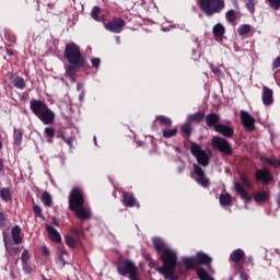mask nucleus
<instances>
[{
	"label": "nucleus",
	"mask_w": 280,
	"mask_h": 280,
	"mask_svg": "<svg viewBox=\"0 0 280 280\" xmlns=\"http://www.w3.org/2000/svg\"><path fill=\"white\" fill-rule=\"evenodd\" d=\"M241 121L247 132L255 130V117L250 116L248 112L241 110Z\"/></svg>",
	"instance_id": "obj_14"
},
{
	"label": "nucleus",
	"mask_w": 280,
	"mask_h": 280,
	"mask_svg": "<svg viewBox=\"0 0 280 280\" xmlns=\"http://www.w3.org/2000/svg\"><path fill=\"white\" fill-rule=\"evenodd\" d=\"M100 12H101L100 7H94L91 11V16H92V19H94V21H97L98 23L100 22L104 23L106 21V19L104 18V15L100 16Z\"/></svg>",
	"instance_id": "obj_30"
},
{
	"label": "nucleus",
	"mask_w": 280,
	"mask_h": 280,
	"mask_svg": "<svg viewBox=\"0 0 280 280\" xmlns=\"http://www.w3.org/2000/svg\"><path fill=\"white\" fill-rule=\"evenodd\" d=\"M37 117L44 124V126H49L54 124L56 119V114L48 107L47 109L42 112L40 115Z\"/></svg>",
	"instance_id": "obj_16"
},
{
	"label": "nucleus",
	"mask_w": 280,
	"mask_h": 280,
	"mask_svg": "<svg viewBox=\"0 0 280 280\" xmlns=\"http://www.w3.org/2000/svg\"><path fill=\"white\" fill-rule=\"evenodd\" d=\"M68 205L70 211L80 220H91V209L84 207V191L82 188H72L69 195Z\"/></svg>",
	"instance_id": "obj_2"
},
{
	"label": "nucleus",
	"mask_w": 280,
	"mask_h": 280,
	"mask_svg": "<svg viewBox=\"0 0 280 280\" xmlns=\"http://www.w3.org/2000/svg\"><path fill=\"white\" fill-rule=\"evenodd\" d=\"M33 213L35 218H40V220H45V217L43 215V208L38 205L33 206Z\"/></svg>",
	"instance_id": "obj_42"
},
{
	"label": "nucleus",
	"mask_w": 280,
	"mask_h": 280,
	"mask_svg": "<svg viewBox=\"0 0 280 280\" xmlns=\"http://www.w3.org/2000/svg\"><path fill=\"white\" fill-rule=\"evenodd\" d=\"M244 1L248 12H250V14H255V5H257L258 0H244Z\"/></svg>",
	"instance_id": "obj_37"
},
{
	"label": "nucleus",
	"mask_w": 280,
	"mask_h": 280,
	"mask_svg": "<svg viewBox=\"0 0 280 280\" xmlns=\"http://www.w3.org/2000/svg\"><path fill=\"white\" fill-rule=\"evenodd\" d=\"M42 202L45 207H51V195H49L47 191L43 192Z\"/></svg>",
	"instance_id": "obj_41"
},
{
	"label": "nucleus",
	"mask_w": 280,
	"mask_h": 280,
	"mask_svg": "<svg viewBox=\"0 0 280 280\" xmlns=\"http://www.w3.org/2000/svg\"><path fill=\"white\" fill-rule=\"evenodd\" d=\"M5 220H7L5 213L0 212V229H3V226H5Z\"/></svg>",
	"instance_id": "obj_49"
},
{
	"label": "nucleus",
	"mask_w": 280,
	"mask_h": 280,
	"mask_svg": "<svg viewBox=\"0 0 280 280\" xmlns=\"http://www.w3.org/2000/svg\"><path fill=\"white\" fill-rule=\"evenodd\" d=\"M262 161H265V163H268L269 165H272L273 167H279L280 168V160H272L270 158H262Z\"/></svg>",
	"instance_id": "obj_45"
},
{
	"label": "nucleus",
	"mask_w": 280,
	"mask_h": 280,
	"mask_svg": "<svg viewBox=\"0 0 280 280\" xmlns=\"http://www.w3.org/2000/svg\"><path fill=\"white\" fill-rule=\"evenodd\" d=\"M7 54H8V56H14V51H12L11 49H8Z\"/></svg>",
	"instance_id": "obj_60"
},
{
	"label": "nucleus",
	"mask_w": 280,
	"mask_h": 280,
	"mask_svg": "<svg viewBox=\"0 0 280 280\" xmlns=\"http://www.w3.org/2000/svg\"><path fill=\"white\" fill-rule=\"evenodd\" d=\"M80 89H82V83H78V91H80Z\"/></svg>",
	"instance_id": "obj_62"
},
{
	"label": "nucleus",
	"mask_w": 280,
	"mask_h": 280,
	"mask_svg": "<svg viewBox=\"0 0 280 280\" xmlns=\"http://www.w3.org/2000/svg\"><path fill=\"white\" fill-rule=\"evenodd\" d=\"M206 124L208 128H215V126L220 125V115L215 113H211L206 116Z\"/></svg>",
	"instance_id": "obj_21"
},
{
	"label": "nucleus",
	"mask_w": 280,
	"mask_h": 280,
	"mask_svg": "<svg viewBox=\"0 0 280 280\" xmlns=\"http://www.w3.org/2000/svg\"><path fill=\"white\" fill-rule=\"evenodd\" d=\"M190 152L195 159H197V163L202 167H207L209 165V161H211V151H205L200 148V144L192 142L190 147Z\"/></svg>",
	"instance_id": "obj_6"
},
{
	"label": "nucleus",
	"mask_w": 280,
	"mask_h": 280,
	"mask_svg": "<svg viewBox=\"0 0 280 280\" xmlns=\"http://www.w3.org/2000/svg\"><path fill=\"white\" fill-rule=\"evenodd\" d=\"M202 119H205V114L197 112L195 114H190L187 117V122L191 124L192 121H196L197 124H200V121H202Z\"/></svg>",
	"instance_id": "obj_27"
},
{
	"label": "nucleus",
	"mask_w": 280,
	"mask_h": 280,
	"mask_svg": "<svg viewBox=\"0 0 280 280\" xmlns=\"http://www.w3.org/2000/svg\"><path fill=\"white\" fill-rule=\"evenodd\" d=\"M44 132L47 137H49V139H54L56 135V130H54L51 127H46Z\"/></svg>",
	"instance_id": "obj_47"
},
{
	"label": "nucleus",
	"mask_w": 280,
	"mask_h": 280,
	"mask_svg": "<svg viewBox=\"0 0 280 280\" xmlns=\"http://www.w3.org/2000/svg\"><path fill=\"white\" fill-rule=\"evenodd\" d=\"M245 261L246 264H253V256H248Z\"/></svg>",
	"instance_id": "obj_58"
},
{
	"label": "nucleus",
	"mask_w": 280,
	"mask_h": 280,
	"mask_svg": "<svg viewBox=\"0 0 280 280\" xmlns=\"http://www.w3.org/2000/svg\"><path fill=\"white\" fill-rule=\"evenodd\" d=\"M213 273L209 272V270L207 271L205 268L200 267L197 269V276L199 280H215V278H213V276H211Z\"/></svg>",
	"instance_id": "obj_24"
},
{
	"label": "nucleus",
	"mask_w": 280,
	"mask_h": 280,
	"mask_svg": "<svg viewBox=\"0 0 280 280\" xmlns=\"http://www.w3.org/2000/svg\"><path fill=\"white\" fill-rule=\"evenodd\" d=\"M215 132L219 135H222L223 137H226L228 139H231L233 137L235 129L233 127H230L228 125L219 124L214 127Z\"/></svg>",
	"instance_id": "obj_17"
},
{
	"label": "nucleus",
	"mask_w": 280,
	"mask_h": 280,
	"mask_svg": "<svg viewBox=\"0 0 280 280\" xmlns=\"http://www.w3.org/2000/svg\"><path fill=\"white\" fill-rule=\"evenodd\" d=\"M32 259V254H30V249H24L21 255V262L27 264Z\"/></svg>",
	"instance_id": "obj_43"
},
{
	"label": "nucleus",
	"mask_w": 280,
	"mask_h": 280,
	"mask_svg": "<svg viewBox=\"0 0 280 280\" xmlns=\"http://www.w3.org/2000/svg\"><path fill=\"white\" fill-rule=\"evenodd\" d=\"M162 135L164 139H172V137H176V135H178V129L177 128L163 129Z\"/></svg>",
	"instance_id": "obj_35"
},
{
	"label": "nucleus",
	"mask_w": 280,
	"mask_h": 280,
	"mask_svg": "<svg viewBox=\"0 0 280 280\" xmlns=\"http://www.w3.org/2000/svg\"><path fill=\"white\" fill-rule=\"evenodd\" d=\"M240 180L242 184H240L238 182H234V189H235L236 194L238 196H241L242 200L249 202L250 197L248 196V192H246V190L244 189V187L246 189H250V187H253L250 185V182L248 180V176H246V174H244V173H241Z\"/></svg>",
	"instance_id": "obj_8"
},
{
	"label": "nucleus",
	"mask_w": 280,
	"mask_h": 280,
	"mask_svg": "<svg viewBox=\"0 0 280 280\" xmlns=\"http://www.w3.org/2000/svg\"><path fill=\"white\" fill-rule=\"evenodd\" d=\"M48 107L49 106L47 105V103H45V101H40V100L30 101V108L33 115H35V117H39V115L44 113Z\"/></svg>",
	"instance_id": "obj_13"
},
{
	"label": "nucleus",
	"mask_w": 280,
	"mask_h": 280,
	"mask_svg": "<svg viewBox=\"0 0 280 280\" xmlns=\"http://www.w3.org/2000/svg\"><path fill=\"white\" fill-rule=\"evenodd\" d=\"M63 141L67 143V145H69V148H73V137H65V136H61Z\"/></svg>",
	"instance_id": "obj_48"
},
{
	"label": "nucleus",
	"mask_w": 280,
	"mask_h": 280,
	"mask_svg": "<svg viewBox=\"0 0 280 280\" xmlns=\"http://www.w3.org/2000/svg\"><path fill=\"white\" fill-rule=\"evenodd\" d=\"M117 271L121 277H128L132 279L133 276L139 275V269L137 265L130 259H125L117 265Z\"/></svg>",
	"instance_id": "obj_7"
},
{
	"label": "nucleus",
	"mask_w": 280,
	"mask_h": 280,
	"mask_svg": "<svg viewBox=\"0 0 280 280\" xmlns=\"http://www.w3.org/2000/svg\"><path fill=\"white\" fill-rule=\"evenodd\" d=\"M275 103L272 89L262 86V104L265 106H271Z\"/></svg>",
	"instance_id": "obj_18"
},
{
	"label": "nucleus",
	"mask_w": 280,
	"mask_h": 280,
	"mask_svg": "<svg viewBox=\"0 0 280 280\" xmlns=\"http://www.w3.org/2000/svg\"><path fill=\"white\" fill-rule=\"evenodd\" d=\"M42 253H43V255H46V257H49V255H50L49 248H47V246H44V247L42 248Z\"/></svg>",
	"instance_id": "obj_53"
},
{
	"label": "nucleus",
	"mask_w": 280,
	"mask_h": 280,
	"mask_svg": "<svg viewBox=\"0 0 280 280\" xmlns=\"http://www.w3.org/2000/svg\"><path fill=\"white\" fill-rule=\"evenodd\" d=\"M13 85L15 86V89H20V91H23V89H25V79H23L22 77H16L13 80Z\"/></svg>",
	"instance_id": "obj_36"
},
{
	"label": "nucleus",
	"mask_w": 280,
	"mask_h": 280,
	"mask_svg": "<svg viewBox=\"0 0 280 280\" xmlns=\"http://www.w3.org/2000/svg\"><path fill=\"white\" fill-rule=\"evenodd\" d=\"M104 27L107 32H112L113 34H121L124 32V27H126V21L121 18H114L109 22H104Z\"/></svg>",
	"instance_id": "obj_10"
},
{
	"label": "nucleus",
	"mask_w": 280,
	"mask_h": 280,
	"mask_svg": "<svg viewBox=\"0 0 280 280\" xmlns=\"http://www.w3.org/2000/svg\"><path fill=\"white\" fill-rule=\"evenodd\" d=\"M63 56L69 62V66L66 67V75L70 78L71 82H75V73L86 65V59H84V55H82L80 46L75 43H69L66 45Z\"/></svg>",
	"instance_id": "obj_1"
},
{
	"label": "nucleus",
	"mask_w": 280,
	"mask_h": 280,
	"mask_svg": "<svg viewBox=\"0 0 280 280\" xmlns=\"http://www.w3.org/2000/svg\"><path fill=\"white\" fill-rule=\"evenodd\" d=\"M212 73H214V75H223L222 70L219 67H213L212 68Z\"/></svg>",
	"instance_id": "obj_51"
},
{
	"label": "nucleus",
	"mask_w": 280,
	"mask_h": 280,
	"mask_svg": "<svg viewBox=\"0 0 280 280\" xmlns=\"http://www.w3.org/2000/svg\"><path fill=\"white\" fill-rule=\"evenodd\" d=\"M268 198H270V196L266 191H258L254 195V200L258 203L266 202V200H268Z\"/></svg>",
	"instance_id": "obj_32"
},
{
	"label": "nucleus",
	"mask_w": 280,
	"mask_h": 280,
	"mask_svg": "<svg viewBox=\"0 0 280 280\" xmlns=\"http://www.w3.org/2000/svg\"><path fill=\"white\" fill-rule=\"evenodd\" d=\"M180 130L184 137H189L191 135V124L186 120V124L182 126Z\"/></svg>",
	"instance_id": "obj_39"
},
{
	"label": "nucleus",
	"mask_w": 280,
	"mask_h": 280,
	"mask_svg": "<svg viewBox=\"0 0 280 280\" xmlns=\"http://www.w3.org/2000/svg\"><path fill=\"white\" fill-rule=\"evenodd\" d=\"M51 224H54L55 226H60V222L56 218H52Z\"/></svg>",
	"instance_id": "obj_56"
},
{
	"label": "nucleus",
	"mask_w": 280,
	"mask_h": 280,
	"mask_svg": "<svg viewBox=\"0 0 280 280\" xmlns=\"http://www.w3.org/2000/svg\"><path fill=\"white\" fill-rule=\"evenodd\" d=\"M276 253H277V255H280V250L279 249H276Z\"/></svg>",
	"instance_id": "obj_64"
},
{
	"label": "nucleus",
	"mask_w": 280,
	"mask_h": 280,
	"mask_svg": "<svg viewBox=\"0 0 280 280\" xmlns=\"http://www.w3.org/2000/svg\"><path fill=\"white\" fill-rule=\"evenodd\" d=\"M79 100H80V102H84V92H82V93L79 95Z\"/></svg>",
	"instance_id": "obj_59"
},
{
	"label": "nucleus",
	"mask_w": 280,
	"mask_h": 280,
	"mask_svg": "<svg viewBox=\"0 0 280 280\" xmlns=\"http://www.w3.org/2000/svg\"><path fill=\"white\" fill-rule=\"evenodd\" d=\"M255 178L257 183H262L264 185H268L272 180V174L268 168H259L255 173Z\"/></svg>",
	"instance_id": "obj_15"
},
{
	"label": "nucleus",
	"mask_w": 280,
	"mask_h": 280,
	"mask_svg": "<svg viewBox=\"0 0 280 280\" xmlns=\"http://www.w3.org/2000/svg\"><path fill=\"white\" fill-rule=\"evenodd\" d=\"M91 62H92V66L97 69V68L100 67V65H101L102 61L100 60V58H93V59L91 60Z\"/></svg>",
	"instance_id": "obj_50"
},
{
	"label": "nucleus",
	"mask_w": 280,
	"mask_h": 280,
	"mask_svg": "<svg viewBox=\"0 0 280 280\" xmlns=\"http://www.w3.org/2000/svg\"><path fill=\"white\" fill-rule=\"evenodd\" d=\"M22 230L21 226L14 225L11 229V237L8 234L3 233V243L7 253L10 255H19L21 253V244H23V236H21Z\"/></svg>",
	"instance_id": "obj_4"
},
{
	"label": "nucleus",
	"mask_w": 280,
	"mask_h": 280,
	"mask_svg": "<svg viewBox=\"0 0 280 280\" xmlns=\"http://www.w3.org/2000/svg\"><path fill=\"white\" fill-rule=\"evenodd\" d=\"M161 259L163 261V266L156 268L158 272L163 275L164 279L174 280V272L178 261L176 252L171 248L164 249V253L161 254Z\"/></svg>",
	"instance_id": "obj_3"
},
{
	"label": "nucleus",
	"mask_w": 280,
	"mask_h": 280,
	"mask_svg": "<svg viewBox=\"0 0 280 280\" xmlns=\"http://www.w3.org/2000/svg\"><path fill=\"white\" fill-rule=\"evenodd\" d=\"M238 36H246V34H250V25L243 24L237 30Z\"/></svg>",
	"instance_id": "obj_38"
},
{
	"label": "nucleus",
	"mask_w": 280,
	"mask_h": 280,
	"mask_svg": "<svg viewBox=\"0 0 280 280\" xmlns=\"http://www.w3.org/2000/svg\"><path fill=\"white\" fill-rule=\"evenodd\" d=\"M215 38H222L224 36V26L222 24H217L212 28Z\"/></svg>",
	"instance_id": "obj_33"
},
{
	"label": "nucleus",
	"mask_w": 280,
	"mask_h": 280,
	"mask_svg": "<svg viewBox=\"0 0 280 280\" xmlns=\"http://www.w3.org/2000/svg\"><path fill=\"white\" fill-rule=\"evenodd\" d=\"M122 200L125 202V207H140L139 202H137V198H135V195L132 192H122Z\"/></svg>",
	"instance_id": "obj_20"
},
{
	"label": "nucleus",
	"mask_w": 280,
	"mask_h": 280,
	"mask_svg": "<svg viewBox=\"0 0 280 280\" xmlns=\"http://www.w3.org/2000/svg\"><path fill=\"white\" fill-rule=\"evenodd\" d=\"M279 67H280V57H277V58L273 60L272 68H273V69H279Z\"/></svg>",
	"instance_id": "obj_52"
},
{
	"label": "nucleus",
	"mask_w": 280,
	"mask_h": 280,
	"mask_svg": "<svg viewBox=\"0 0 280 280\" xmlns=\"http://www.w3.org/2000/svg\"><path fill=\"white\" fill-rule=\"evenodd\" d=\"M5 170V165L3 164V159L0 158V173Z\"/></svg>",
	"instance_id": "obj_55"
},
{
	"label": "nucleus",
	"mask_w": 280,
	"mask_h": 280,
	"mask_svg": "<svg viewBox=\"0 0 280 280\" xmlns=\"http://www.w3.org/2000/svg\"><path fill=\"white\" fill-rule=\"evenodd\" d=\"M65 255H69V253H67V250H65V247H62L60 248V254L57 258V266H59V268L67 266V260L65 259Z\"/></svg>",
	"instance_id": "obj_31"
},
{
	"label": "nucleus",
	"mask_w": 280,
	"mask_h": 280,
	"mask_svg": "<svg viewBox=\"0 0 280 280\" xmlns=\"http://www.w3.org/2000/svg\"><path fill=\"white\" fill-rule=\"evenodd\" d=\"M0 150H3V141L1 140V136H0Z\"/></svg>",
	"instance_id": "obj_61"
},
{
	"label": "nucleus",
	"mask_w": 280,
	"mask_h": 280,
	"mask_svg": "<svg viewBox=\"0 0 280 280\" xmlns=\"http://www.w3.org/2000/svg\"><path fill=\"white\" fill-rule=\"evenodd\" d=\"M192 170L194 174L197 176L195 180L196 183H198V185H200L201 187H209V185H211L207 175H205V171H202V167H200V165L195 163L192 165Z\"/></svg>",
	"instance_id": "obj_12"
},
{
	"label": "nucleus",
	"mask_w": 280,
	"mask_h": 280,
	"mask_svg": "<svg viewBox=\"0 0 280 280\" xmlns=\"http://www.w3.org/2000/svg\"><path fill=\"white\" fill-rule=\"evenodd\" d=\"M116 40H117V43H118V45H119V43H120L121 39L119 38V36H117V37H116Z\"/></svg>",
	"instance_id": "obj_63"
},
{
	"label": "nucleus",
	"mask_w": 280,
	"mask_h": 280,
	"mask_svg": "<svg viewBox=\"0 0 280 280\" xmlns=\"http://www.w3.org/2000/svg\"><path fill=\"white\" fill-rule=\"evenodd\" d=\"M22 269L25 275H32V272H34V269L32 266H30V262H22Z\"/></svg>",
	"instance_id": "obj_46"
},
{
	"label": "nucleus",
	"mask_w": 280,
	"mask_h": 280,
	"mask_svg": "<svg viewBox=\"0 0 280 280\" xmlns=\"http://www.w3.org/2000/svg\"><path fill=\"white\" fill-rule=\"evenodd\" d=\"M219 201L221 207H231V205H233V197H231V194L229 192L221 194L219 196Z\"/></svg>",
	"instance_id": "obj_23"
},
{
	"label": "nucleus",
	"mask_w": 280,
	"mask_h": 280,
	"mask_svg": "<svg viewBox=\"0 0 280 280\" xmlns=\"http://www.w3.org/2000/svg\"><path fill=\"white\" fill-rule=\"evenodd\" d=\"M0 198L4 201V202H10V200H12V189H10V187H3L0 190Z\"/></svg>",
	"instance_id": "obj_26"
},
{
	"label": "nucleus",
	"mask_w": 280,
	"mask_h": 280,
	"mask_svg": "<svg viewBox=\"0 0 280 280\" xmlns=\"http://www.w3.org/2000/svg\"><path fill=\"white\" fill-rule=\"evenodd\" d=\"M153 246L156 250V253H165V250H167L170 247H167V245L165 244V242H163V240L155 237L153 238Z\"/></svg>",
	"instance_id": "obj_22"
},
{
	"label": "nucleus",
	"mask_w": 280,
	"mask_h": 280,
	"mask_svg": "<svg viewBox=\"0 0 280 280\" xmlns=\"http://www.w3.org/2000/svg\"><path fill=\"white\" fill-rule=\"evenodd\" d=\"M244 250L242 249H235L234 252H232V254L230 255V261H235V264H237V261H241L242 259H244Z\"/></svg>",
	"instance_id": "obj_28"
},
{
	"label": "nucleus",
	"mask_w": 280,
	"mask_h": 280,
	"mask_svg": "<svg viewBox=\"0 0 280 280\" xmlns=\"http://www.w3.org/2000/svg\"><path fill=\"white\" fill-rule=\"evenodd\" d=\"M66 240V244L70 247V248H75V246L78 245V243L75 242V238H73V236L71 235H67L65 237Z\"/></svg>",
	"instance_id": "obj_44"
},
{
	"label": "nucleus",
	"mask_w": 280,
	"mask_h": 280,
	"mask_svg": "<svg viewBox=\"0 0 280 280\" xmlns=\"http://www.w3.org/2000/svg\"><path fill=\"white\" fill-rule=\"evenodd\" d=\"M155 121H160V124L162 126H166V128H170V126H172V120L167 116H163V115L156 116Z\"/></svg>",
	"instance_id": "obj_34"
},
{
	"label": "nucleus",
	"mask_w": 280,
	"mask_h": 280,
	"mask_svg": "<svg viewBox=\"0 0 280 280\" xmlns=\"http://www.w3.org/2000/svg\"><path fill=\"white\" fill-rule=\"evenodd\" d=\"M13 141H14V145H16V148H21V145L23 143V129H14L13 130Z\"/></svg>",
	"instance_id": "obj_25"
},
{
	"label": "nucleus",
	"mask_w": 280,
	"mask_h": 280,
	"mask_svg": "<svg viewBox=\"0 0 280 280\" xmlns=\"http://www.w3.org/2000/svg\"><path fill=\"white\" fill-rule=\"evenodd\" d=\"M225 19L229 23H235V21H237V13L235 10H230L225 13Z\"/></svg>",
	"instance_id": "obj_40"
},
{
	"label": "nucleus",
	"mask_w": 280,
	"mask_h": 280,
	"mask_svg": "<svg viewBox=\"0 0 280 280\" xmlns=\"http://www.w3.org/2000/svg\"><path fill=\"white\" fill-rule=\"evenodd\" d=\"M73 231H74L75 235H79V236L82 235V233H83L82 229H78V228H75Z\"/></svg>",
	"instance_id": "obj_57"
},
{
	"label": "nucleus",
	"mask_w": 280,
	"mask_h": 280,
	"mask_svg": "<svg viewBox=\"0 0 280 280\" xmlns=\"http://www.w3.org/2000/svg\"><path fill=\"white\" fill-rule=\"evenodd\" d=\"M46 232L48 233L49 240H51V242H56L57 244L62 242V236H60V232L56 230V228L47 224Z\"/></svg>",
	"instance_id": "obj_19"
},
{
	"label": "nucleus",
	"mask_w": 280,
	"mask_h": 280,
	"mask_svg": "<svg viewBox=\"0 0 280 280\" xmlns=\"http://www.w3.org/2000/svg\"><path fill=\"white\" fill-rule=\"evenodd\" d=\"M183 264L185 265L186 270H191L194 266H198L196 261V256L194 257H184L183 258Z\"/></svg>",
	"instance_id": "obj_29"
},
{
	"label": "nucleus",
	"mask_w": 280,
	"mask_h": 280,
	"mask_svg": "<svg viewBox=\"0 0 280 280\" xmlns=\"http://www.w3.org/2000/svg\"><path fill=\"white\" fill-rule=\"evenodd\" d=\"M199 8L206 16L220 14L224 10V0H199Z\"/></svg>",
	"instance_id": "obj_5"
},
{
	"label": "nucleus",
	"mask_w": 280,
	"mask_h": 280,
	"mask_svg": "<svg viewBox=\"0 0 280 280\" xmlns=\"http://www.w3.org/2000/svg\"><path fill=\"white\" fill-rule=\"evenodd\" d=\"M241 280H248V273L242 271L240 275Z\"/></svg>",
	"instance_id": "obj_54"
},
{
	"label": "nucleus",
	"mask_w": 280,
	"mask_h": 280,
	"mask_svg": "<svg viewBox=\"0 0 280 280\" xmlns=\"http://www.w3.org/2000/svg\"><path fill=\"white\" fill-rule=\"evenodd\" d=\"M211 143L213 150H219V152H221L222 154H226L228 156H231V154H233V147H231L229 140L220 136H215L212 138Z\"/></svg>",
	"instance_id": "obj_9"
},
{
	"label": "nucleus",
	"mask_w": 280,
	"mask_h": 280,
	"mask_svg": "<svg viewBox=\"0 0 280 280\" xmlns=\"http://www.w3.org/2000/svg\"><path fill=\"white\" fill-rule=\"evenodd\" d=\"M195 259L197 261V266H207L210 275H215V270L211 266V261H213V259L209 255L198 252Z\"/></svg>",
	"instance_id": "obj_11"
}]
</instances>
